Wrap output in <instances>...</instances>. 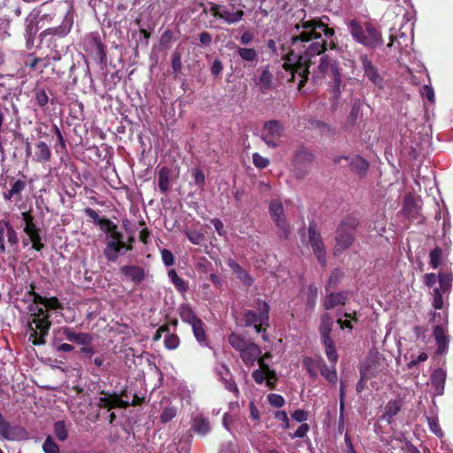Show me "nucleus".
Listing matches in <instances>:
<instances>
[{"instance_id": "nucleus-6", "label": "nucleus", "mask_w": 453, "mask_h": 453, "mask_svg": "<svg viewBox=\"0 0 453 453\" xmlns=\"http://www.w3.org/2000/svg\"><path fill=\"white\" fill-rule=\"evenodd\" d=\"M439 288L433 290L432 305L436 310H441L444 305V296L448 298L452 287L453 273L450 271L440 272L438 274Z\"/></svg>"}, {"instance_id": "nucleus-25", "label": "nucleus", "mask_w": 453, "mask_h": 453, "mask_svg": "<svg viewBox=\"0 0 453 453\" xmlns=\"http://www.w3.org/2000/svg\"><path fill=\"white\" fill-rule=\"evenodd\" d=\"M23 433V429L17 426H11V425L4 420L3 415L0 413V438L7 440H15L18 434Z\"/></svg>"}, {"instance_id": "nucleus-56", "label": "nucleus", "mask_w": 453, "mask_h": 453, "mask_svg": "<svg viewBox=\"0 0 453 453\" xmlns=\"http://www.w3.org/2000/svg\"><path fill=\"white\" fill-rule=\"evenodd\" d=\"M42 449L44 453H59V447L50 436L45 439L42 444Z\"/></svg>"}, {"instance_id": "nucleus-21", "label": "nucleus", "mask_w": 453, "mask_h": 453, "mask_svg": "<svg viewBox=\"0 0 453 453\" xmlns=\"http://www.w3.org/2000/svg\"><path fill=\"white\" fill-rule=\"evenodd\" d=\"M403 404L400 400H390L384 408L380 419L388 425L392 424L394 418L400 412Z\"/></svg>"}, {"instance_id": "nucleus-58", "label": "nucleus", "mask_w": 453, "mask_h": 453, "mask_svg": "<svg viewBox=\"0 0 453 453\" xmlns=\"http://www.w3.org/2000/svg\"><path fill=\"white\" fill-rule=\"evenodd\" d=\"M186 236L189 240V242L195 245H199L203 241V234L196 230H188L185 232Z\"/></svg>"}, {"instance_id": "nucleus-26", "label": "nucleus", "mask_w": 453, "mask_h": 453, "mask_svg": "<svg viewBox=\"0 0 453 453\" xmlns=\"http://www.w3.org/2000/svg\"><path fill=\"white\" fill-rule=\"evenodd\" d=\"M122 274L134 282H141L144 279V270L137 265H124L120 268Z\"/></svg>"}, {"instance_id": "nucleus-44", "label": "nucleus", "mask_w": 453, "mask_h": 453, "mask_svg": "<svg viewBox=\"0 0 453 453\" xmlns=\"http://www.w3.org/2000/svg\"><path fill=\"white\" fill-rule=\"evenodd\" d=\"M322 361L323 358L321 357H305L303 359V365L311 378H316L318 376V371L320 370V362Z\"/></svg>"}, {"instance_id": "nucleus-27", "label": "nucleus", "mask_w": 453, "mask_h": 453, "mask_svg": "<svg viewBox=\"0 0 453 453\" xmlns=\"http://www.w3.org/2000/svg\"><path fill=\"white\" fill-rule=\"evenodd\" d=\"M29 295L34 296L35 300L36 302L41 303L42 305H43L46 311H47V310L57 311V310L63 309L62 303L58 301V299L57 297L42 296L41 295H39L34 291L29 292Z\"/></svg>"}, {"instance_id": "nucleus-31", "label": "nucleus", "mask_w": 453, "mask_h": 453, "mask_svg": "<svg viewBox=\"0 0 453 453\" xmlns=\"http://www.w3.org/2000/svg\"><path fill=\"white\" fill-rule=\"evenodd\" d=\"M416 183L419 188L424 187L425 194L427 197L435 198L440 195V191L434 178H419Z\"/></svg>"}, {"instance_id": "nucleus-43", "label": "nucleus", "mask_w": 453, "mask_h": 453, "mask_svg": "<svg viewBox=\"0 0 453 453\" xmlns=\"http://www.w3.org/2000/svg\"><path fill=\"white\" fill-rule=\"evenodd\" d=\"M349 30L354 40L361 44L365 40V29L362 27L359 22L352 19L349 23Z\"/></svg>"}, {"instance_id": "nucleus-37", "label": "nucleus", "mask_w": 453, "mask_h": 453, "mask_svg": "<svg viewBox=\"0 0 453 453\" xmlns=\"http://www.w3.org/2000/svg\"><path fill=\"white\" fill-rule=\"evenodd\" d=\"M333 324V318L328 313L322 315L320 326L319 328L321 340L331 338L330 334L332 331Z\"/></svg>"}, {"instance_id": "nucleus-15", "label": "nucleus", "mask_w": 453, "mask_h": 453, "mask_svg": "<svg viewBox=\"0 0 453 453\" xmlns=\"http://www.w3.org/2000/svg\"><path fill=\"white\" fill-rule=\"evenodd\" d=\"M447 372L442 368L435 369L431 374L430 380L434 388V395H442L444 393Z\"/></svg>"}, {"instance_id": "nucleus-41", "label": "nucleus", "mask_w": 453, "mask_h": 453, "mask_svg": "<svg viewBox=\"0 0 453 453\" xmlns=\"http://www.w3.org/2000/svg\"><path fill=\"white\" fill-rule=\"evenodd\" d=\"M321 342L325 347V352L329 363L336 365L339 357L333 339H323Z\"/></svg>"}, {"instance_id": "nucleus-48", "label": "nucleus", "mask_w": 453, "mask_h": 453, "mask_svg": "<svg viewBox=\"0 0 453 453\" xmlns=\"http://www.w3.org/2000/svg\"><path fill=\"white\" fill-rule=\"evenodd\" d=\"M54 433L57 439L60 441H65L68 437V431L65 423L63 420H58L54 424Z\"/></svg>"}, {"instance_id": "nucleus-30", "label": "nucleus", "mask_w": 453, "mask_h": 453, "mask_svg": "<svg viewBox=\"0 0 453 453\" xmlns=\"http://www.w3.org/2000/svg\"><path fill=\"white\" fill-rule=\"evenodd\" d=\"M94 341V336L90 333L77 332L73 327L71 328L69 342L75 343L81 347L83 345H91Z\"/></svg>"}, {"instance_id": "nucleus-20", "label": "nucleus", "mask_w": 453, "mask_h": 453, "mask_svg": "<svg viewBox=\"0 0 453 453\" xmlns=\"http://www.w3.org/2000/svg\"><path fill=\"white\" fill-rule=\"evenodd\" d=\"M227 265L230 267L232 272L236 275V277L242 282L243 285L250 287L253 283V278L250 274L243 269L236 261L234 259H228L226 262Z\"/></svg>"}, {"instance_id": "nucleus-54", "label": "nucleus", "mask_w": 453, "mask_h": 453, "mask_svg": "<svg viewBox=\"0 0 453 453\" xmlns=\"http://www.w3.org/2000/svg\"><path fill=\"white\" fill-rule=\"evenodd\" d=\"M34 97L36 104L41 108H44L49 103V96L43 88L35 89Z\"/></svg>"}, {"instance_id": "nucleus-29", "label": "nucleus", "mask_w": 453, "mask_h": 453, "mask_svg": "<svg viewBox=\"0 0 453 453\" xmlns=\"http://www.w3.org/2000/svg\"><path fill=\"white\" fill-rule=\"evenodd\" d=\"M348 298V292L331 293L326 296L324 307L326 310H332L334 307L344 304Z\"/></svg>"}, {"instance_id": "nucleus-49", "label": "nucleus", "mask_w": 453, "mask_h": 453, "mask_svg": "<svg viewBox=\"0 0 453 453\" xmlns=\"http://www.w3.org/2000/svg\"><path fill=\"white\" fill-rule=\"evenodd\" d=\"M258 364H259L260 368L253 371L252 378L257 384L261 385V384L265 383V376H266L265 365H266L265 364L264 359L258 360Z\"/></svg>"}, {"instance_id": "nucleus-63", "label": "nucleus", "mask_w": 453, "mask_h": 453, "mask_svg": "<svg viewBox=\"0 0 453 453\" xmlns=\"http://www.w3.org/2000/svg\"><path fill=\"white\" fill-rule=\"evenodd\" d=\"M164 344L167 349H175L180 345V339L176 334H167Z\"/></svg>"}, {"instance_id": "nucleus-61", "label": "nucleus", "mask_w": 453, "mask_h": 453, "mask_svg": "<svg viewBox=\"0 0 453 453\" xmlns=\"http://www.w3.org/2000/svg\"><path fill=\"white\" fill-rule=\"evenodd\" d=\"M268 403L275 408H280L285 404V399L282 395L271 393L267 395Z\"/></svg>"}, {"instance_id": "nucleus-8", "label": "nucleus", "mask_w": 453, "mask_h": 453, "mask_svg": "<svg viewBox=\"0 0 453 453\" xmlns=\"http://www.w3.org/2000/svg\"><path fill=\"white\" fill-rule=\"evenodd\" d=\"M73 25V12L72 10H69L64 16L61 24L58 27H50L45 29L42 34V41L50 42H52L53 37L57 36L58 38H63L66 36Z\"/></svg>"}, {"instance_id": "nucleus-57", "label": "nucleus", "mask_w": 453, "mask_h": 453, "mask_svg": "<svg viewBox=\"0 0 453 453\" xmlns=\"http://www.w3.org/2000/svg\"><path fill=\"white\" fill-rule=\"evenodd\" d=\"M26 187H27V182L25 180H20V179L14 180L12 183L11 189L9 190V196H13L19 195L22 192V190H24V188Z\"/></svg>"}, {"instance_id": "nucleus-2", "label": "nucleus", "mask_w": 453, "mask_h": 453, "mask_svg": "<svg viewBox=\"0 0 453 453\" xmlns=\"http://www.w3.org/2000/svg\"><path fill=\"white\" fill-rule=\"evenodd\" d=\"M31 296L33 302L27 306L30 316L27 327L29 341H31L34 345H43L46 342L45 337L49 334L51 321L43 305L36 302L34 296Z\"/></svg>"}, {"instance_id": "nucleus-51", "label": "nucleus", "mask_w": 453, "mask_h": 453, "mask_svg": "<svg viewBox=\"0 0 453 453\" xmlns=\"http://www.w3.org/2000/svg\"><path fill=\"white\" fill-rule=\"evenodd\" d=\"M244 322H245V326H250L257 323L267 324L265 322V320L262 319V317L259 314H257L253 311H247L244 313Z\"/></svg>"}, {"instance_id": "nucleus-17", "label": "nucleus", "mask_w": 453, "mask_h": 453, "mask_svg": "<svg viewBox=\"0 0 453 453\" xmlns=\"http://www.w3.org/2000/svg\"><path fill=\"white\" fill-rule=\"evenodd\" d=\"M101 230L106 234L107 242L126 245L123 234L118 231L117 226L112 221H104Z\"/></svg>"}, {"instance_id": "nucleus-47", "label": "nucleus", "mask_w": 453, "mask_h": 453, "mask_svg": "<svg viewBox=\"0 0 453 453\" xmlns=\"http://www.w3.org/2000/svg\"><path fill=\"white\" fill-rule=\"evenodd\" d=\"M168 277L171 282L175 286V288L180 292H186L188 289V285L186 281L178 276L176 271L172 269L168 272Z\"/></svg>"}, {"instance_id": "nucleus-62", "label": "nucleus", "mask_w": 453, "mask_h": 453, "mask_svg": "<svg viewBox=\"0 0 453 453\" xmlns=\"http://www.w3.org/2000/svg\"><path fill=\"white\" fill-rule=\"evenodd\" d=\"M265 372L266 376L265 383L269 388L273 389L275 388V383L277 380L276 372L273 370H271L268 365H265Z\"/></svg>"}, {"instance_id": "nucleus-38", "label": "nucleus", "mask_w": 453, "mask_h": 453, "mask_svg": "<svg viewBox=\"0 0 453 453\" xmlns=\"http://www.w3.org/2000/svg\"><path fill=\"white\" fill-rule=\"evenodd\" d=\"M228 342L233 349L241 354V352H242L251 342L240 334L232 333L228 335Z\"/></svg>"}, {"instance_id": "nucleus-13", "label": "nucleus", "mask_w": 453, "mask_h": 453, "mask_svg": "<svg viewBox=\"0 0 453 453\" xmlns=\"http://www.w3.org/2000/svg\"><path fill=\"white\" fill-rule=\"evenodd\" d=\"M216 372L220 381L224 384L225 388L229 392L234 393L235 396H238L240 392L236 383L233 380L229 368L226 365L221 364L216 367Z\"/></svg>"}, {"instance_id": "nucleus-35", "label": "nucleus", "mask_w": 453, "mask_h": 453, "mask_svg": "<svg viewBox=\"0 0 453 453\" xmlns=\"http://www.w3.org/2000/svg\"><path fill=\"white\" fill-rule=\"evenodd\" d=\"M126 245L116 244L112 242H107L106 247L104 250V255L108 261L116 262L119 255L122 249H124Z\"/></svg>"}, {"instance_id": "nucleus-11", "label": "nucleus", "mask_w": 453, "mask_h": 453, "mask_svg": "<svg viewBox=\"0 0 453 453\" xmlns=\"http://www.w3.org/2000/svg\"><path fill=\"white\" fill-rule=\"evenodd\" d=\"M309 243L316 256L319 263L325 266L326 265V250L320 234L316 231V226L311 223L308 229Z\"/></svg>"}, {"instance_id": "nucleus-46", "label": "nucleus", "mask_w": 453, "mask_h": 453, "mask_svg": "<svg viewBox=\"0 0 453 453\" xmlns=\"http://www.w3.org/2000/svg\"><path fill=\"white\" fill-rule=\"evenodd\" d=\"M38 31L37 25L34 23L32 20L27 21L26 25V44L28 49H31L34 46L35 35Z\"/></svg>"}, {"instance_id": "nucleus-23", "label": "nucleus", "mask_w": 453, "mask_h": 453, "mask_svg": "<svg viewBox=\"0 0 453 453\" xmlns=\"http://www.w3.org/2000/svg\"><path fill=\"white\" fill-rule=\"evenodd\" d=\"M342 159L348 162L350 169L360 176L365 175L368 170L369 165L367 161L359 156H354L352 157H340L338 161L340 162Z\"/></svg>"}, {"instance_id": "nucleus-7", "label": "nucleus", "mask_w": 453, "mask_h": 453, "mask_svg": "<svg viewBox=\"0 0 453 453\" xmlns=\"http://www.w3.org/2000/svg\"><path fill=\"white\" fill-rule=\"evenodd\" d=\"M387 372L388 363L382 356L378 354L370 355L360 367V374L369 378L386 374Z\"/></svg>"}, {"instance_id": "nucleus-52", "label": "nucleus", "mask_w": 453, "mask_h": 453, "mask_svg": "<svg viewBox=\"0 0 453 453\" xmlns=\"http://www.w3.org/2000/svg\"><path fill=\"white\" fill-rule=\"evenodd\" d=\"M177 415V408L172 405L165 406L161 414L160 420L162 423H167L173 419Z\"/></svg>"}, {"instance_id": "nucleus-36", "label": "nucleus", "mask_w": 453, "mask_h": 453, "mask_svg": "<svg viewBox=\"0 0 453 453\" xmlns=\"http://www.w3.org/2000/svg\"><path fill=\"white\" fill-rule=\"evenodd\" d=\"M90 44L99 60L104 62L106 58L105 46L101 42L100 36L96 34L91 35Z\"/></svg>"}, {"instance_id": "nucleus-3", "label": "nucleus", "mask_w": 453, "mask_h": 453, "mask_svg": "<svg viewBox=\"0 0 453 453\" xmlns=\"http://www.w3.org/2000/svg\"><path fill=\"white\" fill-rule=\"evenodd\" d=\"M20 215V223L18 227L25 234L22 237L23 245L26 247L31 243L34 250L41 251L44 245L42 242L40 228L35 225L34 217L30 211H23Z\"/></svg>"}, {"instance_id": "nucleus-60", "label": "nucleus", "mask_w": 453, "mask_h": 453, "mask_svg": "<svg viewBox=\"0 0 453 453\" xmlns=\"http://www.w3.org/2000/svg\"><path fill=\"white\" fill-rule=\"evenodd\" d=\"M428 426L436 436L442 437L443 433L439 426L438 419L436 417H426Z\"/></svg>"}, {"instance_id": "nucleus-18", "label": "nucleus", "mask_w": 453, "mask_h": 453, "mask_svg": "<svg viewBox=\"0 0 453 453\" xmlns=\"http://www.w3.org/2000/svg\"><path fill=\"white\" fill-rule=\"evenodd\" d=\"M260 75L256 82V84L258 86L259 89L265 93L270 89H273L274 88V79L273 74L270 71V66L265 65L261 68L260 70Z\"/></svg>"}, {"instance_id": "nucleus-12", "label": "nucleus", "mask_w": 453, "mask_h": 453, "mask_svg": "<svg viewBox=\"0 0 453 453\" xmlns=\"http://www.w3.org/2000/svg\"><path fill=\"white\" fill-rule=\"evenodd\" d=\"M339 71L337 62L327 55H324L319 58V64L317 66V70L313 68L311 72L313 73V77L319 79L326 74L332 76Z\"/></svg>"}, {"instance_id": "nucleus-64", "label": "nucleus", "mask_w": 453, "mask_h": 453, "mask_svg": "<svg viewBox=\"0 0 453 453\" xmlns=\"http://www.w3.org/2000/svg\"><path fill=\"white\" fill-rule=\"evenodd\" d=\"M161 257L165 266H172L175 263V258L172 251L166 249L161 250Z\"/></svg>"}, {"instance_id": "nucleus-32", "label": "nucleus", "mask_w": 453, "mask_h": 453, "mask_svg": "<svg viewBox=\"0 0 453 453\" xmlns=\"http://www.w3.org/2000/svg\"><path fill=\"white\" fill-rule=\"evenodd\" d=\"M172 170L167 166H163L157 173V185L160 191L165 194L171 187Z\"/></svg>"}, {"instance_id": "nucleus-16", "label": "nucleus", "mask_w": 453, "mask_h": 453, "mask_svg": "<svg viewBox=\"0 0 453 453\" xmlns=\"http://www.w3.org/2000/svg\"><path fill=\"white\" fill-rule=\"evenodd\" d=\"M262 354L261 348L254 342L248 344V347L240 354L241 358L247 366H252L259 359Z\"/></svg>"}, {"instance_id": "nucleus-42", "label": "nucleus", "mask_w": 453, "mask_h": 453, "mask_svg": "<svg viewBox=\"0 0 453 453\" xmlns=\"http://www.w3.org/2000/svg\"><path fill=\"white\" fill-rule=\"evenodd\" d=\"M71 326H63L53 330L52 345H56L70 339Z\"/></svg>"}, {"instance_id": "nucleus-55", "label": "nucleus", "mask_w": 453, "mask_h": 453, "mask_svg": "<svg viewBox=\"0 0 453 453\" xmlns=\"http://www.w3.org/2000/svg\"><path fill=\"white\" fill-rule=\"evenodd\" d=\"M318 298V288L315 285L311 284L307 288V301L306 304L311 309H313L316 305Z\"/></svg>"}, {"instance_id": "nucleus-24", "label": "nucleus", "mask_w": 453, "mask_h": 453, "mask_svg": "<svg viewBox=\"0 0 453 453\" xmlns=\"http://www.w3.org/2000/svg\"><path fill=\"white\" fill-rule=\"evenodd\" d=\"M51 157V150L49 145L42 141L35 144L33 160L38 163H46Z\"/></svg>"}, {"instance_id": "nucleus-28", "label": "nucleus", "mask_w": 453, "mask_h": 453, "mask_svg": "<svg viewBox=\"0 0 453 453\" xmlns=\"http://www.w3.org/2000/svg\"><path fill=\"white\" fill-rule=\"evenodd\" d=\"M433 321L436 323V326L434 328V338L447 337L445 327V326L448 323L447 314L444 312L434 313L433 317Z\"/></svg>"}, {"instance_id": "nucleus-53", "label": "nucleus", "mask_w": 453, "mask_h": 453, "mask_svg": "<svg viewBox=\"0 0 453 453\" xmlns=\"http://www.w3.org/2000/svg\"><path fill=\"white\" fill-rule=\"evenodd\" d=\"M45 58H37L34 54H27L24 59V63L33 71H39L41 62H45Z\"/></svg>"}, {"instance_id": "nucleus-22", "label": "nucleus", "mask_w": 453, "mask_h": 453, "mask_svg": "<svg viewBox=\"0 0 453 453\" xmlns=\"http://www.w3.org/2000/svg\"><path fill=\"white\" fill-rule=\"evenodd\" d=\"M382 44V39L380 32L367 24L365 27V35L363 41V45L369 48H376Z\"/></svg>"}, {"instance_id": "nucleus-33", "label": "nucleus", "mask_w": 453, "mask_h": 453, "mask_svg": "<svg viewBox=\"0 0 453 453\" xmlns=\"http://www.w3.org/2000/svg\"><path fill=\"white\" fill-rule=\"evenodd\" d=\"M179 314H180V319L183 322L190 325L191 326H193V325L196 324V322H199L200 320H202L196 315V313L194 312V311L191 309V307L188 304H182L180 307Z\"/></svg>"}, {"instance_id": "nucleus-40", "label": "nucleus", "mask_w": 453, "mask_h": 453, "mask_svg": "<svg viewBox=\"0 0 453 453\" xmlns=\"http://www.w3.org/2000/svg\"><path fill=\"white\" fill-rule=\"evenodd\" d=\"M320 374L331 384L335 385L337 382V372L335 365L331 364L328 366L325 361L320 362Z\"/></svg>"}, {"instance_id": "nucleus-5", "label": "nucleus", "mask_w": 453, "mask_h": 453, "mask_svg": "<svg viewBox=\"0 0 453 453\" xmlns=\"http://www.w3.org/2000/svg\"><path fill=\"white\" fill-rule=\"evenodd\" d=\"M358 225V220L354 217L343 219L337 228L335 251H342L353 242L354 230Z\"/></svg>"}, {"instance_id": "nucleus-10", "label": "nucleus", "mask_w": 453, "mask_h": 453, "mask_svg": "<svg viewBox=\"0 0 453 453\" xmlns=\"http://www.w3.org/2000/svg\"><path fill=\"white\" fill-rule=\"evenodd\" d=\"M283 134L281 125L276 120L265 123L261 131V138L270 147H277Z\"/></svg>"}, {"instance_id": "nucleus-59", "label": "nucleus", "mask_w": 453, "mask_h": 453, "mask_svg": "<svg viewBox=\"0 0 453 453\" xmlns=\"http://www.w3.org/2000/svg\"><path fill=\"white\" fill-rule=\"evenodd\" d=\"M6 238L10 245H16L19 242L18 234L12 226L8 221H5Z\"/></svg>"}, {"instance_id": "nucleus-50", "label": "nucleus", "mask_w": 453, "mask_h": 453, "mask_svg": "<svg viewBox=\"0 0 453 453\" xmlns=\"http://www.w3.org/2000/svg\"><path fill=\"white\" fill-rule=\"evenodd\" d=\"M430 257V265L436 269L438 268L442 262V250L441 248L436 247L433 249L429 253Z\"/></svg>"}, {"instance_id": "nucleus-45", "label": "nucleus", "mask_w": 453, "mask_h": 453, "mask_svg": "<svg viewBox=\"0 0 453 453\" xmlns=\"http://www.w3.org/2000/svg\"><path fill=\"white\" fill-rule=\"evenodd\" d=\"M191 327L193 334L196 337L198 343L203 347L208 346V341L204 330L203 322L200 320L199 322H196V324L193 325V326Z\"/></svg>"}, {"instance_id": "nucleus-19", "label": "nucleus", "mask_w": 453, "mask_h": 453, "mask_svg": "<svg viewBox=\"0 0 453 453\" xmlns=\"http://www.w3.org/2000/svg\"><path fill=\"white\" fill-rule=\"evenodd\" d=\"M332 79H333V86H332L333 96H332L331 104H332L333 110H335L338 105L339 99L341 98L342 91L346 87V82L342 81V76L340 71L338 73H334V75H332Z\"/></svg>"}, {"instance_id": "nucleus-34", "label": "nucleus", "mask_w": 453, "mask_h": 453, "mask_svg": "<svg viewBox=\"0 0 453 453\" xmlns=\"http://www.w3.org/2000/svg\"><path fill=\"white\" fill-rule=\"evenodd\" d=\"M192 428L201 435L207 434L211 430L209 419L202 415L194 418Z\"/></svg>"}, {"instance_id": "nucleus-1", "label": "nucleus", "mask_w": 453, "mask_h": 453, "mask_svg": "<svg viewBox=\"0 0 453 453\" xmlns=\"http://www.w3.org/2000/svg\"><path fill=\"white\" fill-rule=\"evenodd\" d=\"M323 19H328L327 17L303 19L301 23L295 27L292 49L285 59L283 67L290 72L292 80L298 75V89L304 86L311 73L310 68L313 64L312 58L323 53L327 44L331 49L336 46L334 41V29L329 27Z\"/></svg>"}, {"instance_id": "nucleus-4", "label": "nucleus", "mask_w": 453, "mask_h": 453, "mask_svg": "<svg viewBox=\"0 0 453 453\" xmlns=\"http://www.w3.org/2000/svg\"><path fill=\"white\" fill-rule=\"evenodd\" d=\"M242 4H234L229 3L227 4H213L211 7V13L223 22L228 25L236 24L241 21L244 16Z\"/></svg>"}, {"instance_id": "nucleus-9", "label": "nucleus", "mask_w": 453, "mask_h": 453, "mask_svg": "<svg viewBox=\"0 0 453 453\" xmlns=\"http://www.w3.org/2000/svg\"><path fill=\"white\" fill-rule=\"evenodd\" d=\"M272 219L280 230V236L288 239L290 234L289 224L284 218V210L280 200H273L269 205Z\"/></svg>"}, {"instance_id": "nucleus-14", "label": "nucleus", "mask_w": 453, "mask_h": 453, "mask_svg": "<svg viewBox=\"0 0 453 453\" xmlns=\"http://www.w3.org/2000/svg\"><path fill=\"white\" fill-rule=\"evenodd\" d=\"M360 59H361V63H362L365 76L376 87L382 88L383 87V78L378 73L377 69L372 65V63L369 60L368 57L366 55H362L360 57Z\"/></svg>"}, {"instance_id": "nucleus-39", "label": "nucleus", "mask_w": 453, "mask_h": 453, "mask_svg": "<svg viewBox=\"0 0 453 453\" xmlns=\"http://www.w3.org/2000/svg\"><path fill=\"white\" fill-rule=\"evenodd\" d=\"M236 52L243 61L249 62L253 65L258 61V53L255 49L237 47Z\"/></svg>"}]
</instances>
